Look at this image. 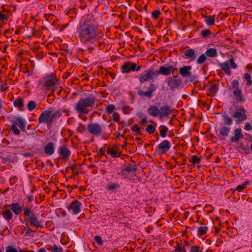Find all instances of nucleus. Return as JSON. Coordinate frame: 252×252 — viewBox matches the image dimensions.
Here are the masks:
<instances>
[{"label":"nucleus","instance_id":"1","mask_svg":"<svg viewBox=\"0 0 252 252\" xmlns=\"http://www.w3.org/2000/svg\"><path fill=\"white\" fill-rule=\"evenodd\" d=\"M78 37L85 44L93 43L100 37L101 30L93 21L85 19L77 30Z\"/></svg>","mask_w":252,"mask_h":252},{"label":"nucleus","instance_id":"2","mask_svg":"<svg viewBox=\"0 0 252 252\" xmlns=\"http://www.w3.org/2000/svg\"><path fill=\"white\" fill-rule=\"evenodd\" d=\"M95 97L92 95L84 98H81L75 103L74 109L79 113L78 117L81 118V114H87L89 112L88 107H93L95 102Z\"/></svg>","mask_w":252,"mask_h":252},{"label":"nucleus","instance_id":"3","mask_svg":"<svg viewBox=\"0 0 252 252\" xmlns=\"http://www.w3.org/2000/svg\"><path fill=\"white\" fill-rule=\"evenodd\" d=\"M62 115L61 110H57L52 113L50 109L44 110L40 115L38 118L39 124L45 123L48 126H51L54 120L60 117Z\"/></svg>","mask_w":252,"mask_h":252},{"label":"nucleus","instance_id":"4","mask_svg":"<svg viewBox=\"0 0 252 252\" xmlns=\"http://www.w3.org/2000/svg\"><path fill=\"white\" fill-rule=\"evenodd\" d=\"M223 124H220L217 136L220 140H225L229 136L230 126L233 124L232 119L227 115H223Z\"/></svg>","mask_w":252,"mask_h":252},{"label":"nucleus","instance_id":"5","mask_svg":"<svg viewBox=\"0 0 252 252\" xmlns=\"http://www.w3.org/2000/svg\"><path fill=\"white\" fill-rule=\"evenodd\" d=\"M229 90H233L232 94L237 103H244L246 101V98L243 94L242 90L239 88V83L237 80L232 81L231 86Z\"/></svg>","mask_w":252,"mask_h":252},{"label":"nucleus","instance_id":"6","mask_svg":"<svg viewBox=\"0 0 252 252\" xmlns=\"http://www.w3.org/2000/svg\"><path fill=\"white\" fill-rule=\"evenodd\" d=\"M13 125L11 126V129L16 135H19L20 133V130L18 128L17 125L23 131L26 130V121L22 117H16L14 120L12 121Z\"/></svg>","mask_w":252,"mask_h":252},{"label":"nucleus","instance_id":"7","mask_svg":"<svg viewBox=\"0 0 252 252\" xmlns=\"http://www.w3.org/2000/svg\"><path fill=\"white\" fill-rule=\"evenodd\" d=\"M232 116L236 119L235 123L236 124H240L247 119L246 110L243 107H241L239 109H236Z\"/></svg>","mask_w":252,"mask_h":252},{"label":"nucleus","instance_id":"8","mask_svg":"<svg viewBox=\"0 0 252 252\" xmlns=\"http://www.w3.org/2000/svg\"><path fill=\"white\" fill-rule=\"evenodd\" d=\"M157 76L156 70L154 68L151 67L145 70L143 74H142L139 78V80L141 84L144 83L146 81H148L153 78L154 76Z\"/></svg>","mask_w":252,"mask_h":252},{"label":"nucleus","instance_id":"9","mask_svg":"<svg viewBox=\"0 0 252 252\" xmlns=\"http://www.w3.org/2000/svg\"><path fill=\"white\" fill-rule=\"evenodd\" d=\"M141 66L138 65L135 63L126 62L121 66V70L123 73H127L130 71H139L141 69Z\"/></svg>","mask_w":252,"mask_h":252},{"label":"nucleus","instance_id":"10","mask_svg":"<svg viewBox=\"0 0 252 252\" xmlns=\"http://www.w3.org/2000/svg\"><path fill=\"white\" fill-rule=\"evenodd\" d=\"M87 128L89 133L96 136L101 135L103 132L102 126L97 123H91L88 124Z\"/></svg>","mask_w":252,"mask_h":252},{"label":"nucleus","instance_id":"11","mask_svg":"<svg viewBox=\"0 0 252 252\" xmlns=\"http://www.w3.org/2000/svg\"><path fill=\"white\" fill-rule=\"evenodd\" d=\"M156 90V87L154 84H151L148 87V90L146 92H144L141 90H138L137 92L138 95L142 97H147L149 98H151L153 96V93Z\"/></svg>","mask_w":252,"mask_h":252},{"label":"nucleus","instance_id":"12","mask_svg":"<svg viewBox=\"0 0 252 252\" xmlns=\"http://www.w3.org/2000/svg\"><path fill=\"white\" fill-rule=\"evenodd\" d=\"M181 84L182 80L177 77H170L168 79L167 85L171 90L179 88Z\"/></svg>","mask_w":252,"mask_h":252},{"label":"nucleus","instance_id":"13","mask_svg":"<svg viewBox=\"0 0 252 252\" xmlns=\"http://www.w3.org/2000/svg\"><path fill=\"white\" fill-rule=\"evenodd\" d=\"M81 203L77 200H73L67 207L69 211H71L73 214H78L80 212Z\"/></svg>","mask_w":252,"mask_h":252},{"label":"nucleus","instance_id":"14","mask_svg":"<svg viewBox=\"0 0 252 252\" xmlns=\"http://www.w3.org/2000/svg\"><path fill=\"white\" fill-rule=\"evenodd\" d=\"M171 144L167 140H163L157 147V150L160 151L161 154H166L170 149Z\"/></svg>","mask_w":252,"mask_h":252},{"label":"nucleus","instance_id":"15","mask_svg":"<svg viewBox=\"0 0 252 252\" xmlns=\"http://www.w3.org/2000/svg\"><path fill=\"white\" fill-rule=\"evenodd\" d=\"M175 69L176 68L173 66H168L167 67L162 66L160 67L158 70H156V73H157V76L160 74L168 75L173 73Z\"/></svg>","mask_w":252,"mask_h":252},{"label":"nucleus","instance_id":"16","mask_svg":"<svg viewBox=\"0 0 252 252\" xmlns=\"http://www.w3.org/2000/svg\"><path fill=\"white\" fill-rule=\"evenodd\" d=\"M8 207L16 216L20 215L23 210V206L18 202L12 203L9 204Z\"/></svg>","mask_w":252,"mask_h":252},{"label":"nucleus","instance_id":"17","mask_svg":"<svg viewBox=\"0 0 252 252\" xmlns=\"http://www.w3.org/2000/svg\"><path fill=\"white\" fill-rule=\"evenodd\" d=\"M233 133L234 136L230 138V141L233 143L237 142L241 138H243L244 135L240 128L235 129Z\"/></svg>","mask_w":252,"mask_h":252},{"label":"nucleus","instance_id":"18","mask_svg":"<svg viewBox=\"0 0 252 252\" xmlns=\"http://www.w3.org/2000/svg\"><path fill=\"white\" fill-rule=\"evenodd\" d=\"M25 220L26 221H30L31 225H33L36 227H42V221H39L35 214L34 215H32L29 219H25Z\"/></svg>","mask_w":252,"mask_h":252},{"label":"nucleus","instance_id":"19","mask_svg":"<svg viewBox=\"0 0 252 252\" xmlns=\"http://www.w3.org/2000/svg\"><path fill=\"white\" fill-rule=\"evenodd\" d=\"M171 113V107L168 105L161 106L159 109V116L160 118L167 117Z\"/></svg>","mask_w":252,"mask_h":252},{"label":"nucleus","instance_id":"20","mask_svg":"<svg viewBox=\"0 0 252 252\" xmlns=\"http://www.w3.org/2000/svg\"><path fill=\"white\" fill-rule=\"evenodd\" d=\"M58 151L60 155L64 159H67L70 155V152L65 145L60 147Z\"/></svg>","mask_w":252,"mask_h":252},{"label":"nucleus","instance_id":"21","mask_svg":"<svg viewBox=\"0 0 252 252\" xmlns=\"http://www.w3.org/2000/svg\"><path fill=\"white\" fill-rule=\"evenodd\" d=\"M191 69V66H184L180 68L179 73L183 77H190L191 73L190 70Z\"/></svg>","mask_w":252,"mask_h":252},{"label":"nucleus","instance_id":"22","mask_svg":"<svg viewBox=\"0 0 252 252\" xmlns=\"http://www.w3.org/2000/svg\"><path fill=\"white\" fill-rule=\"evenodd\" d=\"M43 150L44 153L49 156L53 155L55 152V147L54 143L52 142L48 143L44 146Z\"/></svg>","mask_w":252,"mask_h":252},{"label":"nucleus","instance_id":"23","mask_svg":"<svg viewBox=\"0 0 252 252\" xmlns=\"http://www.w3.org/2000/svg\"><path fill=\"white\" fill-rule=\"evenodd\" d=\"M195 51L193 49H189L186 50L184 55L186 59H189L190 61H193L196 58Z\"/></svg>","mask_w":252,"mask_h":252},{"label":"nucleus","instance_id":"24","mask_svg":"<svg viewBox=\"0 0 252 252\" xmlns=\"http://www.w3.org/2000/svg\"><path fill=\"white\" fill-rule=\"evenodd\" d=\"M148 114L153 117L159 116V109L155 105H151L147 110Z\"/></svg>","mask_w":252,"mask_h":252},{"label":"nucleus","instance_id":"25","mask_svg":"<svg viewBox=\"0 0 252 252\" xmlns=\"http://www.w3.org/2000/svg\"><path fill=\"white\" fill-rule=\"evenodd\" d=\"M13 105L20 111L24 110V101L20 97H18L13 102Z\"/></svg>","mask_w":252,"mask_h":252},{"label":"nucleus","instance_id":"26","mask_svg":"<svg viewBox=\"0 0 252 252\" xmlns=\"http://www.w3.org/2000/svg\"><path fill=\"white\" fill-rule=\"evenodd\" d=\"M58 84L56 80L52 81V83L49 82H44V86L46 87V90L51 89L54 92L57 87Z\"/></svg>","mask_w":252,"mask_h":252},{"label":"nucleus","instance_id":"27","mask_svg":"<svg viewBox=\"0 0 252 252\" xmlns=\"http://www.w3.org/2000/svg\"><path fill=\"white\" fill-rule=\"evenodd\" d=\"M3 218L7 221L10 220L13 217V213L10 209H6L1 212Z\"/></svg>","mask_w":252,"mask_h":252},{"label":"nucleus","instance_id":"28","mask_svg":"<svg viewBox=\"0 0 252 252\" xmlns=\"http://www.w3.org/2000/svg\"><path fill=\"white\" fill-rule=\"evenodd\" d=\"M186 245L184 244H178L176 247L173 252H187L185 248L186 245L188 246V242H185Z\"/></svg>","mask_w":252,"mask_h":252},{"label":"nucleus","instance_id":"29","mask_svg":"<svg viewBox=\"0 0 252 252\" xmlns=\"http://www.w3.org/2000/svg\"><path fill=\"white\" fill-rule=\"evenodd\" d=\"M121 152L119 153L115 148L108 147L107 150V154L112 156L114 158L119 157L120 156Z\"/></svg>","mask_w":252,"mask_h":252},{"label":"nucleus","instance_id":"30","mask_svg":"<svg viewBox=\"0 0 252 252\" xmlns=\"http://www.w3.org/2000/svg\"><path fill=\"white\" fill-rule=\"evenodd\" d=\"M137 167L135 164H128L126 168H124L123 172L126 171L128 173L133 172L135 173L136 172Z\"/></svg>","mask_w":252,"mask_h":252},{"label":"nucleus","instance_id":"31","mask_svg":"<svg viewBox=\"0 0 252 252\" xmlns=\"http://www.w3.org/2000/svg\"><path fill=\"white\" fill-rule=\"evenodd\" d=\"M208 90L209 91V94L211 96H214L218 92V88L216 84H212L209 86Z\"/></svg>","mask_w":252,"mask_h":252},{"label":"nucleus","instance_id":"32","mask_svg":"<svg viewBox=\"0 0 252 252\" xmlns=\"http://www.w3.org/2000/svg\"><path fill=\"white\" fill-rule=\"evenodd\" d=\"M160 135L162 137L164 138L166 136L167 132L168 130V127L164 126L161 125L159 126Z\"/></svg>","mask_w":252,"mask_h":252},{"label":"nucleus","instance_id":"33","mask_svg":"<svg viewBox=\"0 0 252 252\" xmlns=\"http://www.w3.org/2000/svg\"><path fill=\"white\" fill-rule=\"evenodd\" d=\"M205 54L208 57L212 58L215 57L217 55V49L215 48H210L207 50Z\"/></svg>","mask_w":252,"mask_h":252},{"label":"nucleus","instance_id":"34","mask_svg":"<svg viewBox=\"0 0 252 252\" xmlns=\"http://www.w3.org/2000/svg\"><path fill=\"white\" fill-rule=\"evenodd\" d=\"M221 69L224 71L226 74L230 75L231 71L229 70V64L228 63H224L220 64Z\"/></svg>","mask_w":252,"mask_h":252},{"label":"nucleus","instance_id":"35","mask_svg":"<svg viewBox=\"0 0 252 252\" xmlns=\"http://www.w3.org/2000/svg\"><path fill=\"white\" fill-rule=\"evenodd\" d=\"M23 210L24 211V215L25 217V219H29V218H30L32 215H34L31 209L29 207H26L23 208Z\"/></svg>","mask_w":252,"mask_h":252},{"label":"nucleus","instance_id":"36","mask_svg":"<svg viewBox=\"0 0 252 252\" xmlns=\"http://www.w3.org/2000/svg\"><path fill=\"white\" fill-rule=\"evenodd\" d=\"M205 21L207 25L211 26L215 24V20L213 17L211 16H205Z\"/></svg>","mask_w":252,"mask_h":252},{"label":"nucleus","instance_id":"37","mask_svg":"<svg viewBox=\"0 0 252 252\" xmlns=\"http://www.w3.org/2000/svg\"><path fill=\"white\" fill-rule=\"evenodd\" d=\"M36 106V103L34 101L31 100L27 104V109L29 111L33 110Z\"/></svg>","mask_w":252,"mask_h":252},{"label":"nucleus","instance_id":"38","mask_svg":"<svg viewBox=\"0 0 252 252\" xmlns=\"http://www.w3.org/2000/svg\"><path fill=\"white\" fill-rule=\"evenodd\" d=\"M120 188V186L118 184H113L110 185H107L106 189L109 190H114Z\"/></svg>","mask_w":252,"mask_h":252},{"label":"nucleus","instance_id":"39","mask_svg":"<svg viewBox=\"0 0 252 252\" xmlns=\"http://www.w3.org/2000/svg\"><path fill=\"white\" fill-rule=\"evenodd\" d=\"M208 228L207 226H201L198 229V234L199 235H204L206 234Z\"/></svg>","mask_w":252,"mask_h":252},{"label":"nucleus","instance_id":"40","mask_svg":"<svg viewBox=\"0 0 252 252\" xmlns=\"http://www.w3.org/2000/svg\"><path fill=\"white\" fill-rule=\"evenodd\" d=\"M140 128L137 125H134L131 127V130L135 132L136 135H141V133L140 131Z\"/></svg>","mask_w":252,"mask_h":252},{"label":"nucleus","instance_id":"41","mask_svg":"<svg viewBox=\"0 0 252 252\" xmlns=\"http://www.w3.org/2000/svg\"><path fill=\"white\" fill-rule=\"evenodd\" d=\"M244 77L247 81L246 85L248 86H251L252 84L251 75L249 73H245Z\"/></svg>","mask_w":252,"mask_h":252},{"label":"nucleus","instance_id":"42","mask_svg":"<svg viewBox=\"0 0 252 252\" xmlns=\"http://www.w3.org/2000/svg\"><path fill=\"white\" fill-rule=\"evenodd\" d=\"M207 58L205 54H201L198 59L196 61V63L198 64H202L204 63L205 61L206 60Z\"/></svg>","mask_w":252,"mask_h":252},{"label":"nucleus","instance_id":"43","mask_svg":"<svg viewBox=\"0 0 252 252\" xmlns=\"http://www.w3.org/2000/svg\"><path fill=\"white\" fill-rule=\"evenodd\" d=\"M211 34V32L209 29H205L204 30H202L200 33V35L202 36L203 38H206L209 35H210Z\"/></svg>","mask_w":252,"mask_h":252},{"label":"nucleus","instance_id":"44","mask_svg":"<svg viewBox=\"0 0 252 252\" xmlns=\"http://www.w3.org/2000/svg\"><path fill=\"white\" fill-rule=\"evenodd\" d=\"M249 183V182L247 181H246L244 183L241 184V185H238L236 189H235L236 190H237V191H242L244 189H245L246 186L247 185H248Z\"/></svg>","mask_w":252,"mask_h":252},{"label":"nucleus","instance_id":"45","mask_svg":"<svg viewBox=\"0 0 252 252\" xmlns=\"http://www.w3.org/2000/svg\"><path fill=\"white\" fill-rule=\"evenodd\" d=\"M156 130L155 127L152 125H148L146 128V131L148 132L149 134H153L155 132Z\"/></svg>","mask_w":252,"mask_h":252},{"label":"nucleus","instance_id":"46","mask_svg":"<svg viewBox=\"0 0 252 252\" xmlns=\"http://www.w3.org/2000/svg\"><path fill=\"white\" fill-rule=\"evenodd\" d=\"M190 161L194 164H198L200 161V158L196 155L192 156Z\"/></svg>","mask_w":252,"mask_h":252},{"label":"nucleus","instance_id":"47","mask_svg":"<svg viewBox=\"0 0 252 252\" xmlns=\"http://www.w3.org/2000/svg\"><path fill=\"white\" fill-rule=\"evenodd\" d=\"M77 131L81 133H84L86 131V126L82 123H79L77 127Z\"/></svg>","mask_w":252,"mask_h":252},{"label":"nucleus","instance_id":"48","mask_svg":"<svg viewBox=\"0 0 252 252\" xmlns=\"http://www.w3.org/2000/svg\"><path fill=\"white\" fill-rule=\"evenodd\" d=\"M115 109V106L114 105L109 104L106 108V112L108 114H111Z\"/></svg>","mask_w":252,"mask_h":252},{"label":"nucleus","instance_id":"49","mask_svg":"<svg viewBox=\"0 0 252 252\" xmlns=\"http://www.w3.org/2000/svg\"><path fill=\"white\" fill-rule=\"evenodd\" d=\"M160 13H160V11L158 10H156L153 11L152 13V18L154 19V20L157 19L158 18Z\"/></svg>","mask_w":252,"mask_h":252},{"label":"nucleus","instance_id":"50","mask_svg":"<svg viewBox=\"0 0 252 252\" xmlns=\"http://www.w3.org/2000/svg\"><path fill=\"white\" fill-rule=\"evenodd\" d=\"M202 248L200 249L199 246H193L190 248V252H202Z\"/></svg>","mask_w":252,"mask_h":252},{"label":"nucleus","instance_id":"51","mask_svg":"<svg viewBox=\"0 0 252 252\" xmlns=\"http://www.w3.org/2000/svg\"><path fill=\"white\" fill-rule=\"evenodd\" d=\"M51 252H63V250L61 247H59L54 245L52 248Z\"/></svg>","mask_w":252,"mask_h":252},{"label":"nucleus","instance_id":"52","mask_svg":"<svg viewBox=\"0 0 252 252\" xmlns=\"http://www.w3.org/2000/svg\"><path fill=\"white\" fill-rule=\"evenodd\" d=\"M112 117H113V121L116 122H119L120 121V115L117 112L113 113Z\"/></svg>","mask_w":252,"mask_h":252},{"label":"nucleus","instance_id":"53","mask_svg":"<svg viewBox=\"0 0 252 252\" xmlns=\"http://www.w3.org/2000/svg\"><path fill=\"white\" fill-rule=\"evenodd\" d=\"M94 239L98 245L102 246L103 245V241L100 236H95Z\"/></svg>","mask_w":252,"mask_h":252},{"label":"nucleus","instance_id":"54","mask_svg":"<svg viewBox=\"0 0 252 252\" xmlns=\"http://www.w3.org/2000/svg\"><path fill=\"white\" fill-rule=\"evenodd\" d=\"M54 80H56L57 82V80L56 79V78L53 75H51L47 76L45 81L52 83V81H54Z\"/></svg>","mask_w":252,"mask_h":252},{"label":"nucleus","instance_id":"55","mask_svg":"<svg viewBox=\"0 0 252 252\" xmlns=\"http://www.w3.org/2000/svg\"><path fill=\"white\" fill-rule=\"evenodd\" d=\"M5 252H19V251L16 249L9 246L7 247Z\"/></svg>","mask_w":252,"mask_h":252},{"label":"nucleus","instance_id":"56","mask_svg":"<svg viewBox=\"0 0 252 252\" xmlns=\"http://www.w3.org/2000/svg\"><path fill=\"white\" fill-rule=\"evenodd\" d=\"M53 16V15L51 14H45L44 15V18L45 19L46 21L47 22H49L51 20V19L52 17Z\"/></svg>","mask_w":252,"mask_h":252},{"label":"nucleus","instance_id":"57","mask_svg":"<svg viewBox=\"0 0 252 252\" xmlns=\"http://www.w3.org/2000/svg\"><path fill=\"white\" fill-rule=\"evenodd\" d=\"M229 62H230V66L231 67L233 68V69H235L237 68V64L235 63L234 61V59H231L229 60Z\"/></svg>","mask_w":252,"mask_h":252},{"label":"nucleus","instance_id":"58","mask_svg":"<svg viewBox=\"0 0 252 252\" xmlns=\"http://www.w3.org/2000/svg\"><path fill=\"white\" fill-rule=\"evenodd\" d=\"M244 129L246 130H252V126L249 123H246Z\"/></svg>","mask_w":252,"mask_h":252},{"label":"nucleus","instance_id":"59","mask_svg":"<svg viewBox=\"0 0 252 252\" xmlns=\"http://www.w3.org/2000/svg\"><path fill=\"white\" fill-rule=\"evenodd\" d=\"M0 89L2 92H4L7 90L8 87L6 84H2L0 86Z\"/></svg>","mask_w":252,"mask_h":252},{"label":"nucleus","instance_id":"60","mask_svg":"<svg viewBox=\"0 0 252 252\" xmlns=\"http://www.w3.org/2000/svg\"><path fill=\"white\" fill-rule=\"evenodd\" d=\"M147 122V118L146 117H144L143 119L141 121L140 124L142 125H144Z\"/></svg>","mask_w":252,"mask_h":252},{"label":"nucleus","instance_id":"61","mask_svg":"<svg viewBox=\"0 0 252 252\" xmlns=\"http://www.w3.org/2000/svg\"><path fill=\"white\" fill-rule=\"evenodd\" d=\"M98 153L100 154V156L104 155V153H105V150H104V149H103V148H100V149L99 150Z\"/></svg>","mask_w":252,"mask_h":252},{"label":"nucleus","instance_id":"62","mask_svg":"<svg viewBox=\"0 0 252 252\" xmlns=\"http://www.w3.org/2000/svg\"><path fill=\"white\" fill-rule=\"evenodd\" d=\"M6 19H7V17L5 15L1 14L0 13V19L1 20H6Z\"/></svg>","mask_w":252,"mask_h":252},{"label":"nucleus","instance_id":"63","mask_svg":"<svg viewBox=\"0 0 252 252\" xmlns=\"http://www.w3.org/2000/svg\"><path fill=\"white\" fill-rule=\"evenodd\" d=\"M25 157H29L31 158L32 157L33 155L31 153H25L23 155Z\"/></svg>","mask_w":252,"mask_h":252},{"label":"nucleus","instance_id":"64","mask_svg":"<svg viewBox=\"0 0 252 252\" xmlns=\"http://www.w3.org/2000/svg\"><path fill=\"white\" fill-rule=\"evenodd\" d=\"M37 252H47L45 248H41L37 251Z\"/></svg>","mask_w":252,"mask_h":252}]
</instances>
